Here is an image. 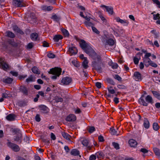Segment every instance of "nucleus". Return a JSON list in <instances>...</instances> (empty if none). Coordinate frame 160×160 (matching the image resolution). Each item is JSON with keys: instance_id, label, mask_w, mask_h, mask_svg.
Returning a JSON list of instances; mask_svg holds the SVG:
<instances>
[{"instance_id": "473e14b6", "label": "nucleus", "mask_w": 160, "mask_h": 160, "mask_svg": "<svg viewBox=\"0 0 160 160\" xmlns=\"http://www.w3.org/2000/svg\"><path fill=\"white\" fill-rule=\"evenodd\" d=\"M152 92L155 97L160 100V93L155 91H152Z\"/></svg>"}, {"instance_id": "393cba45", "label": "nucleus", "mask_w": 160, "mask_h": 160, "mask_svg": "<svg viewBox=\"0 0 160 160\" xmlns=\"http://www.w3.org/2000/svg\"><path fill=\"white\" fill-rule=\"evenodd\" d=\"M15 116L14 114H9L7 116L6 118L8 121H13L15 120Z\"/></svg>"}, {"instance_id": "3c124183", "label": "nucleus", "mask_w": 160, "mask_h": 160, "mask_svg": "<svg viewBox=\"0 0 160 160\" xmlns=\"http://www.w3.org/2000/svg\"><path fill=\"white\" fill-rule=\"evenodd\" d=\"M55 55L52 53H49L47 54V56L49 58H53L55 57Z\"/></svg>"}, {"instance_id": "603ef678", "label": "nucleus", "mask_w": 160, "mask_h": 160, "mask_svg": "<svg viewBox=\"0 0 160 160\" xmlns=\"http://www.w3.org/2000/svg\"><path fill=\"white\" fill-rule=\"evenodd\" d=\"M52 18L56 21H58L59 19V18L56 14L53 15L52 16Z\"/></svg>"}, {"instance_id": "a211bd4d", "label": "nucleus", "mask_w": 160, "mask_h": 160, "mask_svg": "<svg viewBox=\"0 0 160 160\" xmlns=\"http://www.w3.org/2000/svg\"><path fill=\"white\" fill-rule=\"evenodd\" d=\"M22 140V133L19 134L17 136L14 137V140L15 141L21 143Z\"/></svg>"}, {"instance_id": "cd10ccee", "label": "nucleus", "mask_w": 160, "mask_h": 160, "mask_svg": "<svg viewBox=\"0 0 160 160\" xmlns=\"http://www.w3.org/2000/svg\"><path fill=\"white\" fill-rule=\"evenodd\" d=\"M63 38L62 36L60 35H56L53 38V40L54 42H58L60 40L62 39Z\"/></svg>"}, {"instance_id": "5fc2aeb1", "label": "nucleus", "mask_w": 160, "mask_h": 160, "mask_svg": "<svg viewBox=\"0 0 160 160\" xmlns=\"http://www.w3.org/2000/svg\"><path fill=\"white\" fill-rule=\"evenodd\" d=\"M19 29L16 25H14L13 27V30L16 32H19Z\"/></svg>"}, {"instance_id": "f3484780", "label": "nucleus", "mask_w": 160, "mask_h": 160, "mask_svg": "<svg viewBox=\"0 0 160 160\" xmlns=\"http://www.w3.org/2000/svg\"><path fill=\"white\" fill-rule=\"evenodd\" d=\"M68 51L71 55H75L78 52V50L76 48L73 46L69 47Z\"/></svg>"}, {"instance_id": "5701e85b", "label": "nucleus", "mask_w": 160, "mask_h": 160, "mask_svg": "<svg viewBox=\"0 0 160 160\" xmlns=\"http://www.w3.org/2000/svg\"><path fill=\"white\" fill-rule=\"evenodd\" d=\"M143 126L144 128L146 129H148L150 126V123L148 119L145 118L144 119L143 121Z\"/></svg>"}, {"instance_id": "72a5a7b5", "label": "nucleus", "mask_w": 160, "mask_h": 160, "mask_svg": "<svg viewBox=\"0 0 160 160\" xmlns=\"http://www.w3.org/2000/svg\"><path fill=\"white\" fill-rule=\"evenodd\" d=\"M107 89L109 93L112 94H114L115 92V91L114 89H113V88L111 86L108 87Z\"/></svg>"}, {"instance_id": "4be33fe9", "label": "nucleus", "mask_w": 160, "mask_h": 160, "mask_svg": "<svg viewBox=\"0 0 160 160\" xmlns=\"http://www.w3.org/2000/svg\"><path fill=\"white\" fill-rule=\"evenodd\" d=\"M70 154L74 156H77L79 155V151L77 149H74L71 150Z\"/></svg>"}, {"instance_id": "bb28decb", "label": "nucleus", "mask_w": 160, "mask_h": 160, "mask_svg": "<svg viewBox=\"0 0 160 160\" xmlns=\"http://www.w3.org/2000/svg\"><path fill=\"white\" fill-rule=\"evenodd\" d=\"M116 20L117 22L123 24L124 25H127L128 24V22L126 20L121 19L119 18H116Z\"/></svg>"}, {"instance_id": "680f3d73", "label": "nucleus", "mask_w": 160, "mask_h": 160, "mask_svg": "<svg viewBox=\"0 0 160 160\" xmlns=\"http://www.w3.org/2000/svg\"><path fill=\"white\" fill-rule=\"evenodd\" d=\"M33 46V44L32 42H30L29 43L27 46V48L28 49L32 48Z\"/></svg>"}, {"instance_id": "1a4fd4ad", "label": "nucleus", "mask_w": 160, "mask_h": 160, "mask_svg": "<svg viewBox=\"0 0 160 160\" xmlns=\"http://www.w3.org/2000/svg\"><path fill=\"white\" fill-rule=\"evenodd\" d=\"M134 79L136 81H140L142 80V77L141 74L138 72L136 71L133 74Z\"/></svg>"}, {"instance_id": "0e129e2a", "label": "nucleus", "mask_w": 160, "mask_h": 160, "mask_svg": "<svg viewBox=\"0 0 160 160\" xmlns=\"http://www.w3.org/2000/svg\"><path fill=\"white\" fill-rule=\"evenodd\" d=\"M35 120L36 121L39 122L41 120V118L39 114H37L35 117Z\"/></svg>"}, {"instance_id": "6e6d98bb", "label": "nucleus", "mask_w": 160, "mask_h": 160, "mask_svg": "<svg viewBox=\"0 0 160 160\" xmlns=\"http://www.w3.org/2000/svg\"><path fill=\"white\" fill-rule=\"evenodd\" d=\"M133 61L134 64L137 65L138 63L139 60L137 58L135 57L133 59Z\"/></svg>"}, {"instance_id": "de8ad7c7", "label": "nucleus", "mask_w": 160, "mask_h": 160, "mask_svg": "<svg viewBox=\"0 0 160 160\" xmlns=\"http://www.w3.org/2000/svg\"><path fill=\"white\" fill-rule=\"evenodd\" d=\"M117 87L119 89H127V87L123 85L118 84L117 85Z\"/></svg>"}, {"instance_id": "7ed1b4c3", "label": "nucleus", "mask_w": 160, "mask_h": 160, "mask_svg": "<svg viewBox=\"0 0 160 160\" xmlns=\"http://www.w3.org/2000/svg\"><path fill=\"white\" fill-rule=\"evenodd\" d=\"M61 68L58 67H55L51 69L49 72L50 74L54 75L51 77V78L53 80H55L57 77H58L61 75Z\"/></svg>"}, {"instance_id": "c03bdc74", "label": "nucleus", "mask_w": 160, "mask_h": 160, "mask_svg": "<svg viewBox=\"0 0 160 160\" xmlns=\"http://www.w3.org/2000/svg\"><path fill=\"white\" fill-rule=\"evenodd\" d=\"M12 132H13L15 133V134H17V135H18V134H19L21 133V132L20 131V130L19 129L17 128H14V129H12Z\"/></svg>"}, {"instance_id": "2eb2a0df", "label": "nucleus", "mask_w": 160, "mask_h": 160, "mask_svg": "<svg viewBox=\"0 0 160 160\" xmlns=\"http://www.w3.org/2000/svg\"><path fill=\"white\" fill-rule=\"evenodd\" d=\"M53 8V7L51 6H47V5H42L41 7V9L45 12L50 11Z\"/></svg>"}, {"instance_id": "13d9d810", "label": "nucleus", "mask_w": 160, "mask_h": 160, "mask_svg": "<svg viewBox=\"0 0 160 160\" xmlns=\"http://www.w3.org/2000/svg\"><path fill=\"white\" fill-rule=\"evenodd\" d=\"M10 73L12 75V76L17 77L18 75V73L17 72H14L13 71H11L10 72Z\"/></svg>"}, {"instance_id": "09e8293b", "label": "nucleus", "mask_w": 160, "mask_h": 160, "mask_svg": "<svg viewBox=\"0 0 160 160\" xmlns=\"http://www.w3.org/2000/svg\"><path fill=\"white\" fill-rule=\"evenodd\" d=\"M159 15L160 14L158 13L156 14H153V19L154 20L159 19L160 18V17Z\"/></svg>"}, {"instance_id": "c85d7f7f", "label": "nucleus", "mask_w": 160, "mask_h": 160, "mask_svg": "<svg viewBox=\"0 0 160 160\" xmlns=\"http://www.w3.org/2000/svg\"><path fill=\"white\" fill-rule=\"evenodd\" d=\"M62 135L64 138L70 141V138H71V136L69 134L65 132H62ZM70 141L71 142V141Z\"/></svg>"}, {"instance_id": "e2e57ef3", "label": "nucleus", "mask_w": 160, "mask_h": 160, "mask_svg": "<svg viewBox=\"0 0 160 160\" xmlns=\"http://www.w3.org/2000/svg\"><path fill=\"white\" fill-rule=\"evenodd\" d=\"M140 152L144 153H146L148 152V151L145 148H142L140 150Z\"/></svg>"}, {"instance_id": "a18cd8bd", "label": "nucleus", "mask_w": 160, "mask_h": 160, "mask_svg": "<svg viewBox=\"0 0 160 160\" xmlns=\"http://www.w3.org/2000/svg\"><path fill=\"white\" fill-rule=\"evenodd\" d=\"M113 77L115 79L119 81H121L122 78L118 74H115L113 76Z\"/></svg>"}, {"instance_id": "f8f14e48", "label": "nucleus", "mask_w": 160, "mask_h": 160, "mask_svg": "<svg viewBox=\"0 0 160 160\" xmlns=\"http://www.w3.org/2000/svg\"><path fill=\"white\" fill-rule=\"evenodd\" d=\"M30 37L31 39L33 41H39L40 40L38 34L36 32L32 33L31 34Z\"/></svg>"}, {"instance_id": "9d476101", "label": "nucleus", "mask_w": 160, "mask_h": 160, "mask_svg": "<svg viewBox=\"0 0 160 160\" xmlns=\"http://www.w3.org/2000/svg\"><path fill=\"white\" fill-rule=\"evenodd\" d=\"M101 8H104L106 12H107L108 14L112 15L113 13V8L111 6H106L104 5H101L100 6Z\"/></svg>"}, {"instance_id": "a19ab883", "label": "nucleus", "mask_w": 160, "mask_h": 160, "mask_svg": "<svg viewBox=\"0 0 160 160\" xmlns=\"http://www.w3.org/2000/svg\"><path fill=\"white\" fill-rule=\"evenodd\" d=\"M71 63L72 65L76 67H78L79 66V64L77 61L75 59L72 60L71 61Z\"/></svg>"}, {"instance_id": "c9c22d12", "label": "nucleus", "mask_w": 160, "mask_h": 160, "mask_svg": "<svg viewBox=\"0 0 160 160\" xmlns=\"http://www.w3.org/2000/svg\"><path fill=\"white\" fill-rule=\"evenodd\" d=\"M107 81L108 83L112 85H114L115 84V82L111 78H107Z\"/></svg>"}, {"instance_id": "412c9836", "label": "nucleus", "mask_w": 160, "mask_h": 160, "mask_svg": "<svg viewBox=\"0 0 160 160\" xmlns=\"http://www.w3.org/2000/svg\"><path fill=\"white\" fill-rule=\"evenodd\" d=\"M5 36L6 37L10 38H14L15 37V35L12 32L8 31L5 33Z\"/></svg>"}, {"instance_id": "8fccbe9b", "label": "nucleus", "mask_w": 160, "mask_h": 160, "mask_svg": "<svg viewBox=\"0 0 160 160\" xmlns=\"http://www.w3.org/2000/svg\"><path fill=\"white\" fill-rule=\"evenodd\" d=\"M92 31L96 33L97 34H99L100 33V32L95 27H92Z\"/></svg>"}, {"instance_id": "774afa93", "label": "nucleus", "mask_w": 160, "mask_h": 160, "mask_svg": "<svg viewBox=\"0 0 160 160\" xmlns=\"http://www.w3.org/2000/svg\"><path fill=\"white\" fill-rule=\"evenodd\" d=\"M27 77V75H20L18 77V78L20 80H23Z\"/></svg>"}, {"instance_id": "4d7b16f0", "label": "nucleus", "mask_w": 160, "mask_h": 160, "mask_svg": "<svg viewBox=\"0 0 160 160\" xmlns=\"http://www.w3.org/2000/svg\"><path fill=\"white\" fill-rule=\"evenodd\" d=\"M149 65L154 68H156L158 67L157 64L152 61H151Z\"/></svg>"}, {"instance_id": "58836bf2", "label": "nucleus", "mask_w": 160, "mask_h": 160, "mask_svg": "<svg viewBox=\"0 0 160 160\" xmlns=\"http://www.w3.org/2000/svg\"><path fill=\"white\" fill-rule=\"evenodd\" d=\"M153 151L155 154L158 156H160V151L157 148H155L153 149Z\"/></svg>"}, {"instance_id": "052dcab7", "label": "nucleus", "mask_w": 160, "mask_h": 160, "mask_svg": "<svg viewBox=\"0 0 160 160\" xmlns=\"http://www.w3.org/2000/svg\"><path fill=\"white\" fill-rule=\"evenodd\" d=\"M111 66L113 69H116L118 67V65L116 63H113L112 64Z\"/></svg>"}, {"instance_id": "ea45409f", "label": "nucleus", "mask_w": 160, "mask_h": 160, "mask_svg": "<svg viewBox=\"0 0 160 160\" xmlns=\"http://www.w3.org/2000/svg\"><path fill=\"white\" fill-rule=\"evenodd\" d=\"M153 128L154 130L157 131L159 129V126L157 123L154 122L153 124Z\"/></svg>"}, {"instance_id": "69168bd1", "label": "nucleus", "mask_w": 160, "mask_h": 160, "mask_svg": "<svg viewBox=\"0 0 160 160\" xmlns=\"http://www.w3.org/2000/svg\"><path fill=\"white\" fill-rule=\"evenodd\" d=\"M96 159V156L93 154L91 155L89 157V160H95Z\"/></svg>"}, {"instance_id": "e433bc0d", "label": "nucleus", "mask_w": 160, "mask_h": 160, "mask_svg": "<svg viewBox=\"0 0 160 160\" xmlns=\"http://www.w3.org/2000/svg\"><path fill=\"white\" fill-rule=\"evenodd\" d=\"M84 24L86 27L88 28L90 27H91L92 28L93 26V23L89 21H85L84 22Z\"/></svg>"}, {"instance_id": "79ce46f5", "label": "nucleus", "mask_w": 160, "mask_h": 160, "mask_svg": "<svg viewBox=\"0 0 160 160\" xmlns=\"http://www.w3.org/2000/svg\"><path fill=\"white\" fill-rule=\"evenodd\" d=\"M54 100L57 102H62L63 101V99L62 98L59 97L58 96L55 97Z\"/></svg>"}, {"instance_id": "39448f33", "label": "nucleus", "mask_w": 160, "mask_h": 160, "mask_svg": "<svg viewBox=\"0 0 160 160\" xmlns=\"http://www.w3.org/2000/svg\"><path fill=\"white\" fill-rule=\"evenodd\" d=\"M9 65L5 61L4 58L0 57V68L4 71H6L9 69Z\"/></svg>"}, {"instance_id": "37998d69", "label": "nucleus", "mask_w": 160, "mask_h": 160, "mask_svg": "<svg viewBox=\"0 0 160 160\" xmlns=\"http://www.w3.org/2000/svg\"><path fill=\"white\" fill-rule=\"evenodd\" d=\"M88 130L89 133H92L95 131V128L93 126L89 127L88 128Z\"/></svg>"}, {"instance_id": "aec40b11", "label": "nucleus", "mask_w": 160, "mask_h": 160, "mask_svg": "<svg viewBox=\"0 0 160 160\" xmlns=\"http://www.w3.org/2000/svg\"><path fill=\"white\" fill-rule=\"evenodd\" d=\"M22 1L21 0H14L13 1V3L14 6L18 7H20L22 6Z\"/></svg>"}, {"instance_id": "49530a36", "label": "nucleus", "mask_w": 160, "mask_h": 160, "mask_svg": "<svg viewBox=\"0 0 160 160\" xmlns=\"http://www.w3.org/2000/svg\"><path fill=\"white\" fill-rule=\"evenodd\" d=\"M112 145L114 148L118 150L120 148L119 144L118 143L113 142L112 143Z\"/></svg>"}, {"instance_id": "4c0bfd02", "label": "nucleus", "mask_w": 160, "mask_h": 160, "mask_svg": "<svg viewBox=\"0 0 160 160\" xmlns=\"http://www.w3.org/2000/svg\"><path fill=\"white\" fill-rule=\"evenodd\" d=\"M34 77L33 76V75H31L30 76L28 77V78H27L26 81L27 82H32L34 81Z\"/></svg>"}, {"instance_id": "f704fd0d", "label": "nucleus", "mask_w": 160, "mask_h": 160, "mask_svg": "<svg viewBox=\"0 0 160 160\" xmlns=\"http://www.w3.org/2000/svg\"><path fill=\"white\" fill-rule=\"evenodd\" d=\"M99 17L101 18V20L103 21V23L104 24H106L107 22V20L105 18L103 17V14L101 13H100L99 14Z\"/></svg>"}, {"instance_id": "ddd939ff", "label": "nucleus", "mask_w": 160, "mask_h": 160, "mask_svg": "<svg viewBox=\"0 0 160 160\" xmlns=\"http://www.w3.org/2000/svg\"><path fill=\"white\" fill-rule=\"evenodd\" d=\"M80 45L81 48L84 51L89 45L88 44L86 43V42L84 40L82 39L80 41Z\"/></svg>"}, {"instance_id": "2f4dec72", "label": "nucleus", "mask_w": 160, "mask_h": 160, "mask_svg": "<svg viewBox=\"0 0 160 160\" xmlns=\"http://www.w3.org/2000/svg\"><path fill=\"white\" fill-rule=\"evenodd\" d=\"M32 70L33 72L35 74H39L40 73V71L38 68L36 67H33Z\"/></svg>"}, {"instance_id": "4468645a", "label": "nucleus", "mask_w": 160, "mask_h": 160, "mask_svg": "<svg viewBox=\"0 0 160 160\" xmlns=\"http://www.w3.org/2000/svg\"><path fill=\"white\" fill-rule=\"evenodd\" d=\"M76 119V116L73 114H70L67 116L66 120L68 122H73Z\"/></svg>"}, {"instance_id": "6e6552de", "label": "nucleus", "mask_w": 160, "mask_h": 160, "mask_svg": "<svg viewBox=\"0 0 160 160\" xmlns=\"http://www.w3.org/2000/svg\"><path fill=\"white\" fill-rule=\"evenodd\" d=\"M72 78L68 77H66L63 78L61 80V83L64 85L69 84L72 82Z\"/></svg>"}, {"instance_id": "20e7f679", "label": "nucleus", "mask_w": 160, "mask_h": 160, "mask_svg": "<svg viewBox=\"0 0 160 160\" xmlns=\"http://www.w3.org/2000/svg\"><path fill=\"white\" fill-rule=\"evenodd\" d=\"M9 45L13 47H16L17 46V43L12 39H8L7 41H5L2 44V47L5 49L10 48Z\"/></svg>"}, {"instance_id": "a878e982", "label": "nucleus", "mask_w": 160, "mask_h": 160, "mask_svg": "<svg viewBox=\"0 0 160 160\" xmlns=\"http://www.w3.org/2000/svg\"><path fill=\"white\" fill-rule=\"evenodd\" d=\"M129 143L131 147H135L137 145V142L133 139H131L129 141Z\"/></svg>"}, {"instance_id": "bf43d9fd", "label": "nucleus", "mask_w": 160, "mask_h": 160, "mask_svg": "<svg viewBox=\"0 0 160 160\" xmlns=\"http://www.w3.org/2000/svg\"><path fill=\"white\" fill-rule=\"evenodd\" d=\"M62 32L64 34V35L66 36H68L69 35V33L68 32V31L66 29H63L62 30Z\"/></svg>"}, {"instance_id": "f257e3e1", "label": "nucleus", "mask_w": 160, "mask_h": 160, "mask_svg": "<svg viewBox=\"0 0 160 160\" xmlns=\"http://www.w3.org/2000/svg\"><path fill=\"white\" fill-rule=\"evenodd\" d=\"M84 52L93 59L92 63V66L98 72H102L101 65H102L101 56L97 55L94 51L89 45L84 51Z\"/></svg>"}, {"instance_id": "b1692460", "label": "nucleus", "mask_w": 160, "mask_h": 160, "mask_svg": "<svg viewBox=\"0 0 160 160\" xmlns=\"http://www.w3.org/2000/svg\"><path fill=\"white\" fill-rule=\"evenodd\" d=\"M13 81V79L11 78L8 77L7 78H4L2 79V81L5 83L11 84Z\"/></svg>"}, {"instance_id": "9b49d317", "label": "nucleus", "mask_w": 160, "mask_h": 160, "mask_svg": "<svg viewBox=\"0 0 160 160\" xmlns=\"http://www.w3.org/2000/svg\"><path fill=\"white\" fill-rule=\"evenodd\" d=\"M82 143L84 146L87 147V150H90L91 149V146L88 140L83 139L82 141Z\"/></svg>"}, {"instance_id": "c756f323", "label": "nucleus", "mask_w": 160, "mask_h": 160, "mask_svg": "<svg viewBox=\"0 0 160 160\" xmlns=\"http://www.w3.org/2000/svg\"><path fill=\"white\" fill-rule=\"evenodd\" d=\"M88 59L84 60L82 62V66L84 69H86L88 67Z\"/></svg>"}, {"instance_id": "338daca9", "label": "nucleus", "mask_w": 160, "mask_h": 160, "mask_svg": "<svg viewBox=\"0 0 160 160\" xmlns=\"http://www.w3.org/2000/svg\"><path fill=\"white\" fill-rule=\"evenodd\" d=\"M102 83L99 82H97L95 83L96 86L98 88H100L101 87Z\"/></svg>"}, {"instance_id": "f03ea898", "label": "nucleus", "mask_w": 160, "mask_h": 160, "mask_svg": "<svg viewBox=\"0 0 160 160\" xmlns=\"http://www.w3.org/2000/svg\"><path fill=\"white\" fill-rule=\"evenodd\" d=\"M139 102L141 105L144 106H147L148 103L152 104L153 101L152 97L149 95L145 97L144 95H142L139 99Z\"/></svg>"}, {"instance_id": "423d86ee", "label": "nucleus", "mask_w": 160, "mask_h": 160, "mask_svg": "<svg viewBox=\"0 0 160 160\" xmlns=\"http://www.w3.org/2000/svg\"><path fill=\"white\" fill-rule=\"evenodd\" d=\"M151 56V53H147L145 55L144 58L143 59V63L146 67H148L149 66L150 62L152 61L151 59L149 58Z\"/></svg>"}, {"instance_id": "864d4df0", "label": "nucleus", "mask_w": 160, "mask_h": 160, "mask_svg": "<svg viewBox=\"0 0 160 160\" xmlns=\"http://www.w3.org/2000/svg\"><path fill=\"white\" fill-rule=\"evenodd\" d=\"M154 3L156 4L158 8H160V2L158 0H152Z\"/></svg>"}, {"instance_id": "7c9ffc66", "label": "nucleus", "mask_w": 160, "mask_h": 160, "mask_svg": "<svg viewBox=\"0 0 160 160\" xmlns=\"http://www.w3.org/2000/svg\"><path fill=\"white\" fill-rule=\"evenodd\" d=\"M110 133L112 135H118V134L117 132V131L114 128L112 127L110 128Z\"/></svg>"}, {"instance_id": "dca6fc26", "label": "nucleus", "mask_w": 160, "mask_h": 160, "mask_svg": "<svg viewBox=\"0 0 160 160\" xmlns=\"http://www.w3.org/2000/svg\"><path fill=\"white\" fill-rule=\"evenodd\" d=\"M116 42L115 39L109 38L106 40V45H109L111 46H113Z\"/></svg>"}, {"instance_id": "0eeeda50", "label": "nucleus", "mask_w": 160, "mask_h": 160, "mask_svg": "<svg viewBox=\"0 0 160 160\" xmlns=\"http://www.w3.org/2000/svg\"><path fill=\"white\" fill-rule=\"evenodd\" d=\"M7 145L8 147L15 152H18L20 151V148L15 143L8 141L7 143Z\"/></svg>"}, {"instance_id": "6ab92c4d", "label": "nucleus", "mask_w": 160, "mask_h": 160, "mask_svg": "<svg viewBox=\"0 0 160 160\" xmlns=\"http://www.w3.org/2000/svg\"><path fill=\"white\" fill-rule=\"evenodd\" d=\"M19 90L23 94L27 95L28 94V91L27 88L24 86H21L20 87Z\"/></svg>"}]
</instances>
